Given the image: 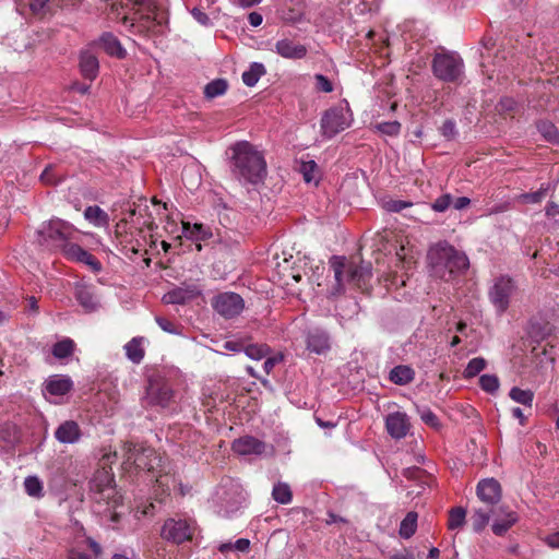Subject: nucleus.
I'll list each match as a JSON object with an SVG mask.
<instances>
[{"label": "nucleus", "mask_w": 559, "mask_h": 559, "mask_svg": "<svg viewBox=\"0 0 559 559\" xmlns=\"http://www.w3.org/2000/svg\"><path fill=\"white\" fill-rule=\"evenodd\" d=\"M546 214L550 217H556L559 215V205L556 203H549L546 207Z\"/></svg>", "instance_id": "338daca9"}, {"label": "nucleus", "mask_w": 559, "mask_h": 559, "mask_svg": "<svg viewBox=\"0 0 559 559\" xmlns=\"http://www.w3.org/2000/svg\"><path fill=\"white\" fill-rule=\"evenodd\" d=\"M420 418L421 420L433 428H437L439 426V419L436 416L435 413H432L430 409H424L420 412Z\"/></svg>", "instance_id": "603ef678"}, {"label": "nucleus", "mask_w": 559, "mask_h": 559, "mask_svg": "<svg viewBox=\"0 0 559 559\" xmlns=\"http://www.w3.org/2000/svg\"><path fill=\"white\" fill-rule=\"evenodd\" d=\"M411 205H412V203L406 202V201L392 200L386 203L385 207L390 212H401Z\"/></svg>", "instance_id": "5fc2aeb1"}, {"label": "nucleus", "mask_w": 559, "mask_h": 559, "mask_svg": "<svg viewBox=\"0 0 559 559\" xmlns=\"http://www.w3.org/2000/svg\"><path fill=\"white\" fill-rule=\"evenodd\" d=\"M224 348L228 349V350H231V352H240V350L245 349V345L242 343H239V342L227 341L224 344Z\"/></svg>", "instance_id": "e2e57ef3"}, {"label": "nucleus", "mask_w": 559, "mask_h": 559, "mask_svg": "<svg viewBox=\"0 0 559 559\" xmlns=\"http://www.w3.org/2000/svg\"><path fill=\"white\" fill-rule=\"evenodd\" d=\"M199 294L195 286L189 288L177 287L164 295L163 300L166 304L182 305L193 299Z\"/></svg>", "instance_id": "5701e85b"}, {"label": "nucleus", "mask_w": 559, "mask_h": 559, "mask_svg": "<svg viewBox=\"0 0 559 559\" xmlns=\"http://www.w3.org/2000/svg\"><path fill=\"white\" fill-rule=\"evenodd\" d=\"M299 171L301 173L304 180L307 183H319V168L314 160L302 162L299 167Z\"/></svg>", "instance_id": "c756f323"}, {"label": "nucleus", "mask_w": 559, "mask_h": 559, "mask_svg": "<svg viewBox=\"0 0 559 559\" xmlns=\"http://www.w3.org/2000/svg\"><path fill=\"white\" fill-rule=\"evenodd\" d=\"M514 290L515 284L511 277L500 276L495 281L489 290V298L499 312L508 309Z\"/></svg>", "instance_id": "1a4fd4ad"}, {"label": "nucleus", "mask_w": 559, "mask_h": 559, "mask_svg": "<svg viewBox=\"0 0 559 559\" xmlns=\"http://www.w3.org/2000/svg\"><path fill=\"white\" fill-rule=\"evenodd\" d=\"M74 350V342L71 338H63L57 342L52 347V355L62 359L72 355Z\"/></svg>", "instance_id": "72a5a7b5"}, {"label": "nucleus", "mask_w": 559, "mask_h": 559, "mask_svg": "<svg viewBox=\"0 0 559 559\" xmlns=\"http://www.w3.org/2000/svg\"><path fill=\"white\" fill-rule=\"evenodd\" d=\"M432 274L445 282L465 272L469 266L467 255L447 242L438 243L428 253Z\"/></svg>", "instance_id": "7ed1b4c3"}, {"label": "nucleus", "mask_w": 559, "mask_h": 559, "mask_svg": "<svg viewBox=\"0 0 559 559\" xmlns=\"http://www.w3.org/2000/svg\"><path fill=\"white\" fill-rule=\"evenodd\" d=\"M80 71L84 79L93 81L99 71L97 57L88 49L80 53Z\"/></svg>", "instance_id": "4be33fe9"}, {"label": "nucleus", "mask_w": 559, "mask_h": 559, "mask_svg": "<svg viewBox=\"0 0 559 559\" xmlns=\"http://www.w3.org/2000/svg\"><path fill=\"white\" fill-rule=\"evenodd\" d=\"M243 350L251 359L260 360L270 353V347L265 344H249L245 346Z\"/></svg>", "instance_id": "58836bf2"}, {"label": "nucleus", "mask_w": 559, "mask_h": 559, "mask_svg": "<svg viewBox=\"0 0 559 559\" xmlns=\"http://www.w3.org/2000/svg\"><path fill=\"white\" fill-rule=\"evenodd\" d=\"M264 73V66L262 63L254 62L250 66L248 71L242 73V81L247 86H254Z\"/></svg>", "instance_id": "7c9ffc66"}, {"label": "nucleus", "mask_w": 559, "mask_h": 559, "mask_svg": "<svg viewBox=\"0 0 559 559\" xmlns=\"http://www.w3.org/2000/svg\"><path fill=\"white\" fill-rule=\"evenodd\" d=\"M121 22L126 31H131L132 28L138 29V12L135 11L132 15L123 13Z\"/></svg>", "instance_id": "3c124183"}, {"label": "nucleus", "mask_w": 559, "mask_h": 559, "mask_svg": "<svg viewBox=\"0 0 559 559\" xmlns=\"http://www.w3.org/2000/svg\"><path fill=\"white\" fill-rule=\"evenodd\" d=\"M212 306L221 316L230 319L240 314L245 302L241 296L236 293H223L213 299Z\"/></svg>", "instance_id": "f8f14e48"}, {"label": "nucleus", "mask_w": 559, "mask_h": 559, "mask_svg": "<svg viewBox=\"0 0 559 559\" xmlns=\"http://www.w3.org/2000/svg\"><path fill=\"white\" fill-rule=\"evenodd\" d=\"M99 45L109 56L117 58L126 57V50L122 48L118 38L111 33L103 34L99 38Z\"/></svg>", "instance_id": "b1692460"}, {"label": "nucleus", "mask_w": 559, "mask_h": 559, "mask_svg": "<svg viewBox=\"0 0 559 559\" xmlns=\"http://www.w3.org/2000/svg\"><path fill=\"white\" fill-rule=\"evenodd\" d=\"M485 368H486V360L481 357H476V358H473L469 360L463 374L465 378H474L480 371H483Z\"/></svg>", "instance_id": "a19ab883"}, {"label": "nucleus", "mask_w": 559, "mask_h": 559, "mask_svg": "<svg viewBox=\"0 0 559 559\" xmlns=\"http://www.w3.org/2000/svg\"><path fill=\"white\" fill-rule=\"evenodd\" d=\"M491 518L493 519L491 530L497 536H503L519 520L518 514L506 506L477 508L471 516L473 530L481 532Z\"/></svg>", "instance_id": "20e7f679"}, {"label": "nucleus", "mask_w": 559, "mask_h": 559, "mask_svg": "<svg viewBox=\"0 0 559 559\" xmlns=\"http://www.w3.org/2000/svg\"><path fill=\"white\" fill-rule=\"evenodd\" d=\"M194 527L187 521L169 519L162 528V536L167 540L181 544L192 538Z\"/></svg>", "instance_id": "ddd939ff"}, {"label": "nucleus", "mask_w": 559, "mask_h": 559, "mask_svg": "<svg viewBox=\"0 0 559 559\" xmlns=\"http://www.w3.org/2000/svg\"><path fill=\"white\" fill-rule=\"evenodd\" d=\"M546 192H547V189L540 188L539 190H537L535 192L521 194L520 199L524 203H538L545 198Z\"/></svg>", "instance_id": "a18cd8bd"}, {"label": "nucleus", "mask_w": 559, "mask_h": 559, "mask_svg": "<svg viewBox=\"0 0 559 559\" xmlns=\"http://www.w3.org/2000/svg\"><path fill=\"white\" fill-rule=\"evenodd\" d=\"M84 217L97 227L106 226L109 222L108 214L97 205L87 206L84 211Z\"/></svg>", "instance_id": "bb28decb"}, {"label": "nucleus", "mask_w": 559, "mask_h": 559, "mask_svg": "<svg viewBox=\"0 0 559 559\" xmlns=\"http://www.w3.org/2000/svg\"><path fill=\"white\" fill-rule=\"evenodd\" d=\"M231 150L234 175L252 185L262 182L266 177L263 155L247 141L236 143Z\"/></svg>", "instance_id": "f257e3e1"}, {"label": "nucleus", "mask_w": 559, "mask_h": 559, "mask_svg": "<svg viewBox=\"0 0 559 559\" xmlns=\"http://www.w3.org/2000/svg\"><path fill=\"white\" fill-rule=\"evenodd\" d=\"M516 102L512 97H502L497 104L496 109L499 114H511L516 109Z\"/></svg>", "instance_id": "c03bdc74"}, {"label": "nucleus", "mask_w": 559, "mask_h": 559, "mask_svg": "<svg viewBox=\"0 0 559 559\" xmlns=\"http://www.w3.org/2000/svg\"><path fill=\"white\" fill-rule=\"evenodd\" d=\"M193 17L202 25H207L210 23V19L209 16L203 12L201 11L200 9L198 8H194L192 11H191Z\"/></svg>", "instance_id": "bf43d9fd"}, {"label": "nucleus", "mask_w": 559, "mask_h": 559, "mask_svg": "<svg viewBox=\"0 0 559 559\" xmlns=\"http://www.w3.org/2000/svg\"><path fill=\"white\" fill-rule=\"evenodd\" d=\"M248 20L249 23L254 27L260 26L263 21L262 15L258 12H251L248 16Z\"/></svg>", "instance_id": "69168bd1"}, {"label": "nucleus", "mask_w": 559, "mask_h": 559, "mask_svg": "<svg viewBox=\"0 0 559 559\" xmlns=\"http://www.w3.org/2000/svg\"><path fill=\"white\" fill-rule=\"evenodd\" d=\"M167 20L165 0H142V33H157Z\"/></svg>", "instance_id": "6e6552de"}, {"label": "nucleus", "mask_w": 559, "mask_h": 559, "mask_svg": "<svg viewBox=\"0 0 559 559\" xmlns=\"http://www.w3.org/2000/svg\"><path fill=\"white\" fill-rule=\"evenodd\" d=\"M452 203H453L454 209L463 210L467 205H469L471 200L466 197H460V198H456L454 201L452 200Z\"/></svg>", "instance_id": "680f3d73"}, {"label": "nucleus", "mask_w": 559, "mask_h": 559, "mask_svg": "<svg viewBox=\"0 0 559 559\" xmlns=\"http://www.w3.org/2000/svg\"><path fill=\"white\" fill-rule=\"evenodd\" d=\"M347 126L346 118L343 109L331 108L328 109L321 119V129L323 135L332 138L338 132L343 131Z\"/></svg>", "instance_id": "2eb2a0df"}, {"label": "nucleus", "mask_w": 559, "mask_h": 559, "mask_svg": "<svg viewBox=\"0 0 559 559\" xmlns=\"http://www.w3.org/2000/svg\"><path fill=\"white\" fill-rule=\"evenodd\" d=\"M536 128L547 142L554 144L559 143V131L552 122L540 120L536 123Z\"/></svg>", "instance_id": "c85d7f7f"}, {"label": "nucleus", "mask_w": 559, "mask_h": 559, "mask_svg": "<svg viewBox=\"0 0 559 559\" xmlns=\"http://www.w3.org/2000/svg\"><path fill=\"white\" fill-rule=\"evenodd\" d=\"M545 540L549 547L559 548V532L548 535Z\"/></svg>", "instance_id": "0e129e2a"}, {"label": "nucleus", "mask_w": 559, "mask_h": 559, "mask_svg": "<svg viewBox=\"0 0 559 559\" xmlns=\"http://www.w3.org/2000/svg\"><path fill=\"white\" fill-rule=\"evenodd\" d=\"M266 444L251 436H245L233 442V450L239 455H260L264 453Z\"/></svg>", "instance_id": "a211bd4d"}, {"label": "nucleus", "mask_w": 559, "mask_h": 559, "mask_svg": "<svg viewBox=\"0 0 559 559\" xmlns=\"http://www.w3.org/2000/svg\"><path fill=\"white\" fill-rule=\"evenodd\" d=\"M479 384L484 391L495 393L499 389V379L493 374H483Z\"/></svg>", "instance_id": "79ce46f5"}, {"label": "nucleus", "mask_w": 559, "mask_h": 559, "mask_svg": "<svg viewBox=\"0 0 559 559\" xmlns=\"http://www.w3.org/2000/svg\"><path fill=\"white\" fill-rule=\"evenodd\" d=\"M228 84L224 79H216L204 87V94L207 98H214L216 96L223 95L227 91Z\"/></svg>", "instance_id": "e433bc0d"}, {"label": "nucleus", "mask_w": 559, "mask_h": 559, "mask_svg": "<svg viewBox=\"0 0 559 559\" xmlns=\"http://www.w3.org/2000/svg\"><path fill=\"white\" fill-rule=\"evenodd\" d=\"M330 264L336 281L333 295H340L344 292V282L364 290L372 275L371 263L365 262L360 255L352 257L349 260L345 257L333 255L330 259Z\"/></svg>", "instance_id": "f03ea898"}, {"label": "nucleus", "mask_w": 559, "mask_h": 559, "mask_svg": "<svg viewBox=\"0 0 559 559\" xmlns=\"http://www.w3.org/2000/svg\"><path fill=\"white\" fill-rule=\"evenodd\" d=\"M24 489L31 497L41 498L44 496L43 483L37 476H27L24 479Z\"/></svg>", "instance_id": "f704fd0d"}, {"label": "nucleus", "mask_w": 559, "mask_h": 559, "mask_svg": "<svg viewBox=\"0 0 559 559\" xmlns=\"http://www.w3.org/2000/svg\"><path fill=\"white\" fill-rule=\"evenodd\" d=\"M80 425L72 419L62 421L55 430L53 437L61 444H75L82 439Z\"/></svg>", "instance_id": "dca6fc26"}, {"label": "nucleus", "mask_w": 559, "mask_h": 559, "mask_svg": "<svg viewBox=\"0 0 559 559\" xmlns=\"http://www.w3.org/2000/svg\"><path fill=\"white\" fill-rule=\"evenodd\" d=\"M75 298L85 312H94L99 308V301L91 286L76 285Z\"/></svg>", "instance_id": "412c9836"}, {"label": "nucleus", "mask_w": 559, "mask_h": 559, "mask_svg": "<svg viewBox=\"0 0 559 559\" xmlns=\"http://www.w3.org/2000/svg\"><path fill=\"white\" fill-rule=\"evenodd\" d=\"M64 255L70 260L88 265L91 270L95 273H98L102 270V263L93 254H91L76 243L67 246Z\"/></svg>", "instance_id": "6ab92c4d"}, {"label": "nucleus", "mask_w": 559, "mask_h": 559, "mask_svg": "<svg viewBox=\"0 0 559 559\" xmlns=\"http://www.w3.org/2000/svg\"><path fill=\"white\" fill-rule=\"evenodd\" d=\"M330 347L329 336L324 332L316 331L307 337V348L316 354H322Z\"/></svg>", "instance_id": "a878e982"}, {"label": "nucleus", "mask_w": 559, "mask_h": 559, "mask_svg": "<svg viewBox=\"0 0 559 559\" xmlns=\"http://www.w3.org/2000/svg\"><path fill=\"white\" fill-rule=\"evenodd\" d=\"M418 514L415 511H409L403 519L400 525L399 534L402 538H411L417 528Z\"/></svg>", "instance_id": "cd10ccee"}, {"label": "nucleus", "mask_w": 559, "mask_h": 559, "mask_svg": "<svg viewBox=\"0 0 559 559\" xmlns=\"http://www.w3.org/2000/svg\"><path fill=\"white\" fill-rule=\"evenodd\" d=\"M374 128L382 134L395 136L400 133L401 123L399 121L394 120V121L378 123L374 126Z\"/></svg>", "instance_id": "37998d69"}, {"label": "nucleus", "mask_w": 559, "mask_h": 559, "mask_svg": "<svg viewBox=\"0 0 559 559\" xmlns=\"http://www.w3.org/2000/svg\"><path fill=\"white\" fill-rule=\"evenodd\" d=\"M153 211H148V207L146 206L145 215L142 214V219L146 216L147 219L143 222V224L147 227L148 230H153L154 228H157V225L154 222V214L159 215L160 210H166V204H160V202L156 199V197H153L151 199Z\"/></svg>", "instance_id": "2f4dec72"}, {"label": "nucleus", "mask_w": 559, "mask_h": 559, "mask_svg": "<svg viewBox=\"0 0 559 559\" xmlns=\"http://www.w3.org/2000/svg\"><path fill=\"white\" fill-rule=\"evenodd\" d=\"M69 559H91V557L84 552L72 549L69 551Z\"/></svg>", "instance_id": "774afa93"}, {"label": "nucleus", "mask_w": 559, "mask_h": 559, "mask_svg": "<svg viewBox=\"0 0 559 559\" xmlns=\"http://www.w3.org/2000/svg\"><path fill=\"white\" fill-rule=\"evenodd\" d=\"M72 389L73 381L69 376L53 374L44 382L43 394L50 403L60 404Z\"/></svg>", "instance_id": "9d476101"}, {"label": "nucleus", "mask_w": 559, "mask_h": 559, "mask_svg": "<svg viewBox=\"0 0 559 559\" xmlns=\"http://www.w3.org/2000/svg\"><path fill=\"white\" fill-rule=\"evenodd\" d=\"M156 481L159 484V486L155 490V492H156L155 501L157 502L158 506H160L166 501V499L168 498L169 495L166 489H164V488L160 489V486H163L162 480L156 479Z\"/></svg>", "instance_id": "13d9d810"}, {"label": "nucleus", "mask_w": 559, "mask_h": 559, "mask_svg": "<svg viewBox=\"0 0 559 559\" xmlns=\"http://www.w3.org/2000/svg\"><path fill=\"white\" fill-rule=\"evenodd\" d=\"M156 323L160 326L162 330L165 332L171 333V334H178L179 329L178 326L173 323L170 320L164 317H155Z\"/></svg>", "instance_id": "8fccbe9b"}, {"label": "nucleus", "mask_w": 559, "mask_h": 559, "mask_svg": "<svg viewBox=\"0 0 559 559\" xmlns=\"http://www.w3.org/2000/svg\"><path fill=\"white\" fill-rule=\"evenodd\" d=\"M477 497L485 503L484 508H498L501 500V486L495 478H486L477 485Z\"/></svg>", "instance_id": "4468645a"}, {"label": "nucleus", "mask_w": 559, "mask_h": 559, "mask_svg": "<svg viewBox=\"0 0 559 559\" xmlns=\"http://www.w3.org/2000/svg\"><path fill=\"white\" fill-rule=\"evenodd\" d=\"M440 132L447 140H453L456 135L454 121L450 119L445 120L440 128Z\"/></svg>", "instance_id": "09e8293b"}, {"label": "nucleus", "mask_w": 559, "mask_h": 559, "mask_svg": "<svg viewBox=\"0 0 559 559\" xmlns=\"http://www.w3.org/2000/svg\"><path fill=\"white\" fill-rule=\"evenodd\" d=\"M275 50L281 57L287 59H302L308 51L305 45L297 44L288 38L278 40L275 45Z\"/></svg>", "instance_id": "aec40b11"}, {"label": "nucleus", "mask_w": 559, "mask_h": 559, "mask_svg": "<svg viewBox=\"0 0 559 559\" xmlns=\"http://www.w3.org/2000/svg\"><path fill=\"white\" fill-rule=\"evenodd\" d=\"M451 204H452V197L447 193V194H442L441 197H439L432 203L431 206L436 212H444L450 207Z\"/></svg>", "instance_id": "49530a36"}, {"label": "nucleus", "mask_w": 559, "mask_h": 559, "mask_svg": "<svg viewBox=\"0 0 559 559\" xmlns=\"http://www.w3.org/2000/svg\"><path fill=\"white\" fill-rule=\"evenodd\" d=\"M173 397L174 392L164 378L159 376L148 378L146 400L151 405L165 407L169 404Z\"/></svg>", "instance_id": "9b49d317"}, {"label": "nucleus", "mask_w": 559, "mask_h": 559, "mask_svg": "<svg viewBox=\"0 0 559 559\" xmlns=\"http://www.w3.org/2000/svg\"><path fill=\"white\" fill-rule=\"evenodd\" d=\"M385 427L392 438L402 439L407 435L411 425L405 413L395 412L388 415Z\"/></svg>", "instance_id": "f3484780"}, {"label": "nucleus", "mask_w": 559, "mask_h": 559, "mask_svg": "<svg viewBox=\"0 0 559 559\" xmlns=\"http://www.w3.org/2000/svg\"><path fill=\"white\" fill-rule=\"evenodd\" d=\"M50 0H31L29 9L34 14L41 13Z\"/></svg>", "instance_id": "4d7b16f0"}, {"label": "nucleus", "mask_w": 559, "mask_h": 559, "mask_svg": "<svg viewBox=\"0 0 559 559\" xmlns=\"http://www.w3.org/2000/svg\"><path fill=\"white\" fill-rule=\"evenodd\" d=\"M466 510L462 507H455L449 512L448 527L456 530L465 524Z\"/></svg>", "instance_id": "c9c22d12"}, {"label": "nucleus", "mask_w": 559, "mask_h": 559, "mask_svg": "<svg viewBox=\"0 0 559 559\" xmlns=\"http://www.w3.org/2000/svg\"><path fill=\"white\" fill-rule=\"evenodd\" d=\"M40 180L47 185H56L59 180L53 174V167L47 166L40 175Z\"/></svg>", "instance_id": "864d4df0"}, {"label": "nucleus", "mask_w": 559, "mask_h": 559, "mask_svg": "<svg viewBox=\"0 0 559 559\" xmlns=\"http://www.w3.org/2000/svg\"><path fill=\"white\" fill-rule=\"evenodd\" d=\"M191 236H194L197 239H205L211 236V233L203 225L195 224L191 230Z\"/></svg>", "instance_id": "6e6d98bb"}, {"label": "nucleus", "mask_w": 559, "mask_h": 559, "mask_svg": "<svg viewBox=\"0 0 559 559\" xmlns=\"http://www.w3.org/2000/svg\"><path fill=\"white\" fill-rule=\"evenodd\" d=\"M73 234L74 229L69 223L61 219H51L38 230V240L41 245L61 249L64 253L66 247L72 245L69 240Z\"/></svg>", "instance_id": "39448f33"}, {"label": "nucleus", "mask_w": 559, "mask_h": 559, "mask_svg": "<svg viewBox=\"0 0 559 559\" xmlns=\"http://www.w3.org/2000/svg\"><path fill=\"white\" fill-rule=\"evenodd\" d=\"M436 78L448 83L457 82L463 73V60L455 52H439L432 59Z\"/></svg>", "instance_id": "0eeeda50"}, {"label": "nucleus", "mask_w": 559, "mask_h": 559, "mask_svg": "<svg viewBox=\"0 0 559 559\" xmlns=\"http://www.w3.org/2000/svg\"><path fill=\"white\" fill-rule=\"evenodd\" d=\"M316 87L318 91L331 93L333 91L332 82L323 74H316Z\"/></svg>", "instance_id": "de8ad7c7"}, {"label": "nucleus", "mask_w": 559, "mask_h": 559, "mask_svg": "<svg viewBox=\"0 0 559 559\" xmlns=\"http://www.w3.org/2000/svg\"><path fill=\"white\" fill-rule=\"evenodd\" d=\"M272 497L278 503L287 504L292 501L293 493L290 487L287 484L277 483L273 487Z\"/></svg>", "instance_id": "473e14b6"}, {"label": "nucleus", "mask_w": 559, "mask_h": 559, "mask_svg": "<svg viewBox=\"0 0 559 559\" xmlns=\"http://www.w3.org/2000/svg\"><path fill=\"white\" fill-rule=\"evenodd\" d=\"M415 371L405 365L394 367L389 374V379L397 385H406L414 380Z\"/></svg>", "instance_id": "393cba45"}, {"label": "nucleus", "mask_w": 559, "mask_h": 559, "mask_svg": "<svg viewBox=\"0 0 559 559\" xmlns=\"http://www.w3.org/2000/svg\"><path fill=\"white\" fill-rule=\"evenodd\" d=\"M510 397L525 406H532V402L534 399V393L531 390H522L518 386H514L510 391Z\"/></svg>", "instance_id": "4c0bfd02"}, {"label": "nucleus", "mask_w": 559, "mask_h": 559, "mask_svg": "<svg viewBox=\"0 0 559 559\" xmlns=\"http://www.w3.org/2000/svg\"><path fill=\"white\" fill-rule=\"evenodd\" d=\"M114 475L110 469L102 468L96 471L91 480V490L97 503L105 502L108 510H115L119 504L120 497L115 487Z\"/></svg>", "instance_id": "423d86ee"}, {"label": "nucleus", "mask_w": 559, "mask_h": 559, "mask_svg": "<svg viewBox=\"0 0 559 559\" xmlns=\"http://www.w3.org/2000/svg\"><path fill=\"white\" fill-rule=\"evenodd\" d=\"M126 356L134 364L140 362V336L132 337L124 346Z\"/></svg>", "instance_id": "ea45409f"}, {"label": "nucleus", "mask_w": 559, "mask_h": 559, "mask_svg": "<svg viewBox=\"0 0 559 559\" xmlns=\"http://www.w3.org/2000/svg\"><path fill=\"white\" fill-rule=\"evenodd\" d=\"M281 360H282V356L266 358V360L263 364V369H264L265 373L269 374L273 370L274 366L277 362H280Z\"/></svg>", "instance_id": "052dcab7"}]
</instances>
